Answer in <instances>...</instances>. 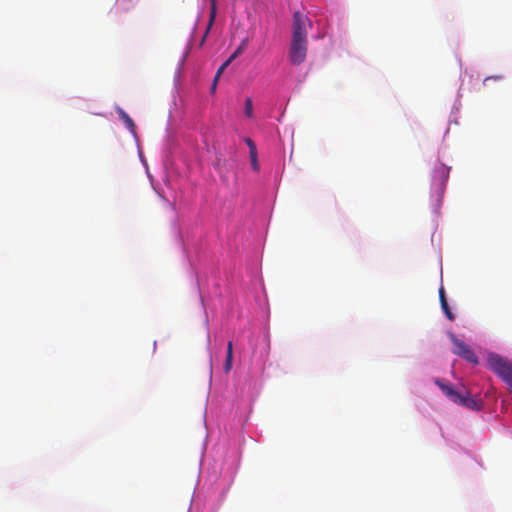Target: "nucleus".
Masks as SVG:
<instances>
[{
	"instance_id": "f257e3e1",
	"label": "nucleus",
	"mask_w": 512,
	"mask_h": 512,
	"mask_svg": "<svg viewBox=\"0 0 512 512\" xmlns=\"http://www.w3.org/2000/svg\"><path fill=\"white\" fill-rule=\"evenodd\" d=\"M312 27L311 20L300 11L293 14L292 39L289 48V60L292 65L302 64L307 55V29Z\"/></svg>"
},
{
	"instance_id": "f03ea898",
	"label": "nucleus",
	"mask_w": 512,
	"mask_h": 512,
	"mask_svg": "<svg viewBox=\"0 0 512 512\" xmlns=\"http://www.w3.org/2000/svg\"><path fill=\"white\" fill-rule=\"evenodd\" d=\"M487 361L489 368L512 388V362L493 353Z\"/></svg>"
},
{
	"instance_id": "7ed1b4c3",
	"label": "nucleus",
	"mask_w": 512,
	"mask_h": 512,
	"mask_svg": "<svg viewBox=\"0 0 512 512\" xmlns=\"http://www.w3.org/2000/svg\"><path fill=\"white\" fill-rule=\"evenodd\" d=\"M450 339L455 347L453 352L456 355L472 364H478V357L467 344H465L453 334H451Z\"/></svg>"
},
{
	"instance_id": "20e7f679",
	"label": "nucleus",
	"mask_w": 512,
	"mask_h": 512,
	"mask_svg": "<svg viewBox=\"0 0 512 512\" xmlns=\"http://www.w3.org/2000/svg\"><path fill=\"white\" fill-rule=\"evenodd\" d=\"M435 384L441 389V391L453 402L457 403L460 400V393H458L453 386L445 383L443 380L436 379Z\"/></svg>"
},
{
	"instance_id": "39448f33",
	"label": "nucleus",
	"mask_w": 512,
	"mask_h": 512,
	"mask_svg": "<svg viewBox=\"0 0 512 512\" xmlns=\"http://www.w3.org/2000/svg\"><path fill=\"white\" fill-rule=\"evenodd\" d=\"M118 114L123 119L126 127L134 134L136 130V125L131 119V117L121 108H118Z\"/></svg>"
},
{
	"instance_id": "423d86ee",
	"label": "nucleus",
	"mask_w": 512,
	"mask_h": 512,
	"mask_svg": "<svg viewBox=\"0 0 512 512\" xmlns=\"http://www.w3.org/2000/svg\"><path fill=\"white\" fill-rule=\"evenodd\" d=\"M232 359H233V345L232 342L229 341L227 345V355H226V361L224 364V371L228 373L232 368Z\"/></svg>"
},
{
	"instance_id": "0eeeda50",
	"label": "nucleus",
	"mask_w": 512,
	"mask_h": 512,
	"mask_svg": "<svg viewBox=\"0 0 512 512\" xmlns=\"http://www.w3.org/2000/svg\"><path fill=\"white\" fill-rule=\"evenodd\" d=\"M458 404H461L463 406H466L468 408H471V409H478V404L477 402L469 397L468 395H460V400L457 402Z\"/></svg>"
},
{
	"instance_id": "6e6552de",
	"label": "nucleus",
	"mask_w": 512,
	"mask_h": 512,
	"mask_svg": "<svg viewBox=\"0 0 512 512\" xmlns=\"http://www.w3.org/2000/svg\"><path fill=\"white\" fill-rule=\"evenodd\" d=\"M248 38H245L241 41L240 45L238 46V48L234 51V53L229 57L230 59L234 60L236 59L240 54H242V52L246 49V47L248 46Z\"/></svg>"
},
{
	"instance_id": "1a4fd4ad",
	"label": "nucleus",
	"mask_w": 512,
	"mask_h": 512,
	"mask_svg": "<svg viewBox=\"0 0 512 512\" xmlns=\"http://www.w3.org/2000/svg\"><path fill=\"white\" fill-rule=\"evenodd\" d=\"M212 2V9H211V13H210V19H209V23H208V26H207V29H206V32H205V35L202 39V43L204 42L205 40V37L207 35V33L209 32L212 24H213V21H214V18H215V14H216V10H215V0H211Z\"/></svg>"
},
{
	"instance_id": "9d476101",
	"label": "nucleus",
	"mask_w": 512,
	"mask_h": 512,
	"mask_svg": "<svg viewBox=\"0 0 512 512\" xmlns=\"http://www.w3.org/2000/svg\"><path fill=\"white\" fill-rule=\"evenodd\" d=\"M245 115L249 118L253 116V103L251 98L245 99V109H244Z\"/></svg>"
},
{
	"instance_id": "9b49d317",
	"label": "nucleus",
	"mask_w": 512,
	"mask_h": 512,
	"mask_svg": "<svg viewBox=\"0 0 512 512\" xmlns=\"http://www.w3.org/2000/svg\"><path fill=\"white\" fill-rule=\"evenodd\" d=\"M233 60L228 58L217 70L216 74H215V82H218V79L219 77L221 76V74L224 72V70L230 65V63L232 62Z\"/></svg>"
},
{
	"instance_id": "f8f14e48",
	"label": "nucleus",
	"mask_w": 512,
	"mask_h": 512,
	"mask_svg": "<svg viewBox=\"0 0 512 512\" xmlns=\"http://www.w3.org/2000/svg\"><path fill=\"white\" fill-rule=\"evenodd\" d=\"M441 308H442L443 312L445 313L446 317L450 321H453L455 319L454 314L451 312L447 301H443V303H441Z\"/></svg>"
},
{
	"instance_id": "ddd939ff",
	"label": "nucleus",
	"mask_w": 512,
	"mask_h": 512,
	"mask_svg": "<svg viewBox=\"0 0 512 512\" xmlns=\"http://www.w3.org/2000/svg\"><path fill=\"white\" fill-rule=\"evenodd\" d=\"M250 161H251L253 170L258 171L259 170L258 155L257 154L250 155Z\"/></svg>"
},
{
	"instance_id": "4468645a",
	"label": "nucleus",
	"mask_w": 512,
	"mask_h": 512,
	"mask_svg": "<svg viewBox=\"0 0 512 512\" xmlns=\"http://www.w3.org/2000/svg\"><path fill=\"white\" fill-rule=\"evenodd\" d=\"M437 172H438V173H440V174H441L445 179L448 177V172H449V171H448V169H447L445 166H443V165H441V166L439 167V169L437 170Z\"/></svg>"
},
{
	"instance_id": "2eb2a0df",
	"label": "nucleus",
	"mask_w": 512,
	"mask_h": 512,
	"mask_svg": "<svg viewBox=\"0 0 512 512\" xmlns=\"http://www.w3.org/2000/svg\"><path fill=\"white\" fill-rule=\"evenodd\" d=\"M439 300H440V304L443 303V301H447L446 300V295H445V290L443 287H441L439 289Z\"/></svg>"
},
{
	"instance_id": "dca6fc26",
	"label": "nucleus",
	"mask_w": 512,
	"mask_h": 512,
	"mask_svg": "<svg viewBox=\"0 0 512 512\" xmlns=\"http://www.w3.org/2000/svg\"><path fill=\"white\" fill-rule=\"evenodd\" d=\"M245 142L249 148L255 146V143L250 138H246Z\"/></svg>"
},
{
	"instance_id": "f3484780",
	"label": "nucleus",
	"mask_w": 512,
	"mask_h": 512,
	"mask_svg": "<svg viewBox=\"0 0 512 512\" xmlns=\"http://www.w3.org/2000/svg\"><path fill=\"white\" fill-rule=\"evenodd\" d=\"M249 154L250 155L257 154L256 145L249 148Z\"/></svg>"
},
{
	"instance_id": "a211bd4d",
	"label": "nucleus",
	"mask_w": 512,
	"mask_h": 512,
	"mask_svg": "<svg viewBox=\"0 0 512 512\" xmlns=\"http://www.w3.org/2000/svg\"><path fill=\"white\" fill-rule=\"evenodd\" d=\"M490 79H492V77H487V78H485V79H484V83H485L486 81L490 80ZM493 79H501V76H495V77H493Z\"/></svg>"
},
{
	"instance_id": "6ab92c4d",
	"label": "nucleus",
	"mask_w": 512,
	"mask_h": 512,
	"mask_svg": "<svg viewBox=\"0 0 512 512\" xmlns=\"http://www.w3.org/2000/svg\"><path fill=\"white\" fill-rule=\"evenodd\" d=\"M216 85H217V82H215V78H214V79H213V84H212V87H211L212 92H214V91H215V89H216Z\"/></svg>"
}]
</instances>
